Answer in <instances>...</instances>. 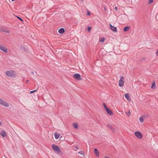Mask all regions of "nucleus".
Returning <instances> with one entry per match:
<instances>
[{
	"label": "nucleus",
	"instance_id": "nucleus-1",
	"mask_svg": "<svg viewBox=\"0 0 158 158\" xmlns=\"http://www.w3.org/2000/svg\"><path fill=\"white\" fill-rule=\"evenodd\" d=\"M5 74L7 76L12 78H15L17 76V73L14 70L7 71L5 72Z\"/></svg>",
	"mask_w": 158,
	"mask_h": 158
},
{
	"label": "nucleus",
	"instance_id": "nucleus-2",
	"mask_svg": "<svg viewBox=\"0 0 158 158\" xmlns=\"http://www.w3.org/2000/svg\"><path fill=\"white\" fill-rule=\"evenodd\" d=\"M52 147L56 152L58 153H60L61 152V150L59 148L58 146L53 144L52 146Z\"/></svg>",
	"mask_w": 158,
	"mask_h": 158
},
{
	"label": "nucleus",
	"instance_id": "nucleus-3",
	"mask_svg": "<svg viewBox=\"0 0 158 158\" xmlns=\"http://www.w3.org/2000/svg\"><path fill=\"white\" fill-rule=\"evenodd\" d=\"M124 77L123 76L121 77L118 81V85L120 87H122L124 85Z\"/></svg>",
	"mask_w": 158,
	"mask_h": 158
},
{
	"label": "nucleus",
	"instance_id": "nucleus-4",
	"mask_svg": "<svg viewBox=\"0 0 158 158\" xmlns=\"http://www.w3.org/2000/svg\"><path fill=\"white\" fill-rule=\"evenodd\" d=\"M0 104L5 107H9V104L0 98Z\"/></svg>",
	"mask_w": 158,
	"mask_h": 158
},
{
	"label": "nucleus",
	"instance_id": "nucleus-5",
	"mask_svg": "<svg viewBox=\"0 0 158 158\" xmlns=\"http://www.w3.org/2000/svg\"><path fill=\"white\" fill-rule=\"evenodd\" d=\"M0 49L5 53L7 52V49L5 46L3 45L0 44Z\"/></svg>",
	"mask_w": 158,
	"mask_h": 158
},
{
	"label": "nucleus",
	"instance_id": "nucleus-6",
	"mask_svg": "<svg viewBox=\"0 0 158 158\" xmlns=\"http://www.w3.org/2000/svg\"><path fill=\"white\" fill-rule=\"evenodd\" d=\"M0 31L7 33H9L10 32L9 30L2 27H0Z\"/></svg>",
	"mask_w": 158,
	"mask_h": 158
},
{
	"label": "nucleus",
	"instance_id": "nucleus-7",
	"mask_svg": "<svg viewBox=\"0 0 158 158\" xmlns=\"http://www.w3.org/2000/svg\"><path fill=\"white\" fill-rule=\"evenodd\" d=\"M135 136L139 139H141L142 137V135L141 133L139 131H136L135 133Z\"/></svg>",
	"mask_w": 158,
	"mask_h": 158
},
{
	"label": "nucleus",
	"instance_id": "nucleus-8",
	"mask_svg": "<svg viewBox=\"0 0 158 158\" xmlns=\"http://www.w3.org/2000/svg\"><path fill=\"white\" fill-rule=\"evenodd\" d=\"M73 77L78 80H80L81 79L80 75L78 73H76L73 76Z\"/></svg>",
	"mask_w": 158,
	"mask_h": 158
},
{
	"label": "nucleus",
	"instance_id": "nucleus-9",
	"mask_svg": "<svg viewBox=\"0 0 158 158\" xmlns=\"http://www.w3.org/2000/svg\"><path fill=\"white\" fill-rule=\"evenodd\" d=\"M110 28L112 30V31H114L115 32H116L117 31V29L116 27L113 26L111 24H110Z\"/></svg>",
	"mask_w": 158,
	"mask_h": 158
},
{
	"label": "nucleus",
	"instance_id": "nucleus-10",
	"mask_svg": "<svg viewBox=\"0 0 158 158\" xmlns=\"http://www.w3.org/2000/svg\"><path fill=\"white\" fill-rule=\"evenodd\" d=\"M105 110L109 115H113V114L112 111L109 109V108H107Z\"/></svg>",
	"mask_w": 158,
	"mask_h": 158
},
{
	"label": "nucleus",
	"instance_id": "nucleus-11",
	"mask_svg": "<svg viewBox=\"0 0 158 158\" xmlns=\"http://www.w3.org/2000/svg\"><path fill=\"white\" fill-rule=\"evenodd\" d=\"M0 134L3 137H5L6 135V131L4 130H2L0 132Z\"/></svg>",
	"mask_w": 158,
	"mask_h": 158
},
{
	"label": "nucleus",
	"instance_id": "nucleus-12",
	"mask_svg": "<svg viewBox=\"0 0 158 158\" xmlns=\"http://www.w3.org/2000/svg\"><path fill=\"white\" fill-rule=\"evenodd\" d=\"M94 152L95 154V155L97 157H98L99 156V153L98 151L97 148H95L94 149Z\"/></svg>",
	"mask_w": 158,
	"mask_h": 158
},
{
	"label": "nucleus",
	"instance_id": "nucleus-13",
	"mask_svg": "<svg viewBox=\"0 0 158 158\" xmlns=\"http://www.w3.org/2000/svg\"><path fill=\"white\" fill-rule=\"evenodd\" d=\"M64 28H60L58 30V32L60 34H62L64 33Z\"/></svg>",
	"mask_w": 158,
	"mask_h": 158
},
{
	"label": "nucleus",
	"instance_id": "nucleus-14",
	"mask_svg": "<svg viewBox=\"0 0 158 158\" xmlns=\"http://www.w3.org/2000/svg\"><path fill=\"white\" fill-rule=\"evenodd\" d=\"M60 135V134L56 132L54 134L55 138L56 139H58Z\"/></svg>",
	"mask_w": 158,
	"mask_h": 158
},
{
	"label": "nucleus",
	"instance_id": "nucleus-15",
	"mask_svg": "<svg viewBox=\"0 0 158 158\" xmlns=\"http://www.w3.org/2000/svg\"><path fill=\"white\" fill-rule=\"evenodd\" d=\"M156 85L155 81H153L152 83V85L151 86L152 89H154Z\"/></svg>",
	"mask_w": 158,
	"mask_h": 158
},
{
	"label": "nucleus",
	"instance_id": "nucleus-16",
	"mask_svg": "<svg viewBox=\"0 0 158 158\" xmlns=\"http://www.w3.org/2000/svg\"><path fill=\"white\" fill-rule=\"evenodd\" d=\"M125 114H126L128 117L130 116L131 115V112L130 110H128V112H125Z\"/></svg>",
	"mask_w": 158,
	"mask_h": 158
},
{
	"label": "nucleus",
	"instance_id": "nucleus-17",
	"mask_svg": "<svg viewBox=\"0 0 158 158\" xmlns=\"http://www.w3.org/2000/svg\"><path fill=\"white\" fill-rule=\"evenodd\" d=\"M125 97V98L128 100L129 99V96L128 94H126L124 95Z\"/></svg>",
	"mask_w": 158,
	"mask_h": 158
},
{
	"label": "nucleus",
	"instance_id": "nucleus-18",
	"mask_svg": "<svg viewBox=\"0 0 158 158\" xmlns=\"http://www.w3.org/2000/svg\"><path fill=\"white\" fill-rule=\"evenodd\" d=\"M73 126L74 128L77 129L78 128L77 124L76 123H74L73 124Z\"/></svg>",
	"mask_w": 158,
	"mask_h": 158
},
{
	"label": "nucleus",
	"instance_id": "nucleus-19",
	"mask_svg": "<svg viewBox=\"0 0 158 158\" xmlns=\"http://www.w3.org/2000/svg\"><path fill=\"white\" fill-rule=\"evenodd\" d=\"M129 27H126L124 29V31H127L129 30Z\"/></svg>",
	"mask_w": 158,
	"mask_h": 158
},
{
	"label": "nucleus",
	"instance_id": "nucleus-20",
	"mask_svg": "<svg viewBox=\"0 0 158 158\" xmlns=\"http://www.w3.org/2000/svg\"><path fill=\"white\" fill-rule=\"evenodd\" d=\"M139 121L141 123H143V116H141L139 118Z\"/></svg>",
	"mask_w": 158,
	"mask_h": 158
},
{
	"label": "nucleus",
	"instance_id": "nucleus-21",
	"mask_svg": "<svg viewBox=\"0 0 158 158\" xmlns=\"http://www.w3.org/2000/svg\"><path fill=\"white\" fill-rule=\"evenodd\" d=\"M102 105H103V106L104 107V109L105 110H106V109H107V108H108V107H107L106 104L105 103H103V104H102Z\"/></svg>",
	"mask_w": 158,
	"mask_h": 158
},
{
	"label": "nucleus",
	"instance_id": "nucleus-22",
	"mask_svg": "<svg viewBox=\"0 0 158 158\" xmlns=\"http://www.w3.org/2000/svg\"><path fill=\"white\" fill-rule=\"evenodd\" d=\"M105 40V39L104 38L102 37L100 39V41L101 42H103Z\"/></svg>",
	"mask_w": 158,
	"mask_h": 158
},
{
	"label": "nucleus",
	"instance_id": "nucleus-23",
	"mask_svg": "<svg viewBox=\"0 0 158 158\" xmlns=\"http://www.w3.org/2000/svg\"><path fill=\"white\" fill-rule=\"evenodd\" d=\"M107 127L109 128L110 129H111V130L113 129L112 126L109 124H108L107 125Z\"/></svg>",
	"mask_w": 158,
	"mask_h": 158
},
{
	"label": "nucleus",
	"instance_id": "nucleus-24",
	"mask_svg": "<svg viewBox=\"0 0 158 158\" xmlns=\"http://www.w3.org/2000/svg\"><path fill=\"white\" fill-rule=\"evenodd\" d=\"M78 153L81 155H84V153L82 151H80L78 152Z\"/></svg>",
	"mask_w": 158,
	"mask_h": 158
},
{
	"label": "nucleus",
	"instance_id": "nucleus-25",
	"mask_svg": "<svg viewBox=\"0 0 158 158\" xmlns=\"http://www.w3.org/2000/svg\"><path fill=\"white\" fill-rule=\"evenodd\" d=\"M153 0H149L148 2V4H150L152 3L153 2Z\"/></svg>",
	"mask_w": 158,
	"mask_h": 158
},
{
	"label": "nucleus",
	"instance_id": "nucleus-26",
	"mask_svg": "<svg viewBox=\"0 0 158 158\" xmlns=\"http://www.w3.org/2000/svg\"><path fill=\"white\" fill-rule=\"evenodd\" d=\"M36 90H33V91H31L30 92V94H33V93L35 92L36 91Z\"/></svg>",
	"mask_w": 158,
	"mask_h": 158
},
{
	"label": "nucleus",
	"instance_id": "nucleus-27",
	"mask_svg": "<svg viewBox=\"0 0 158 158\" xmlns=\"http://www.w3.org/2000/svg\"><path fill=\"white\" fill-rule=\"evenodd\" d=\"M91 29V27H89L87 28V30L88 31H90Z\"/></svg>",
	"mask_w": 158,
	"mask_h": 158
},
{
	"label": "nucleus",
	"instance_id": "nucleus-28",
	"mask_svg": "<svg viewBox=\"0 0 158 158\" xmlns=\"http://www.w3.org/2000/svg\"><path fill=\"white\" fill-rule=\"evenodd\" d=\"M87 15H90V13L89 12V11H87Z\"/></svg>",
	"mask_w": 158,
	"mask_h": 158
},
{
	"label": "nucleus",
	"instance_id": "nucleus-29",
	"mask_svg": "<svg viewBox=\"0 0 158 158\" xmlns=\"http://www.w3.org/2000/svg\"><path fill=\"white\" fill-rule=\"evenodd\" d=\"M17 18H18L20 20H21V21H23V20H22V19L20 17H18V16H17Z\"/></svg>",
	"mask_w": 158,
	"mask_h": 158
},
{
	"label": "nucleus",
	"instance_id": "nucleus-30",
	"mask_svg": "<svg viewBox=\"0 0 158 158\" xmlns=\"http://www.w3.org/2000/svg\"><path fill=\"white\" fill-rule=\"evenodd\" d=\"M156 55L158 56V50H157L156 52Z\"/></svg>",
	"mask_w": 158,
	"mask_h": 158
},
{
	"label": "nucleus",
	"instance_id": "nucleus-31",
	"mask_svg": "<svg viewBox=\"0 0 158 158\" xmlns=\"http://www.w3.org/2000/svg\"><path fill=\"white\" fill-rule=\"evenodd\" d=\"M115 9L116 10H118V9H117V8L116 7H115Z\"/></svg>",
	"mask_w": 158,
	"mask_h": 158
},
{
	"label": "nucleus",
	"instance_id": "nucleus-32",
	"mask_svg": "<svg viewBox=\"0 0 158 158\" xmlns=\"http://www.w3.org/2000/svg\"><path fill=\"white\" fill-rule=\"evenodd\" d=\"M31 73L33 74H34V72L33 71L32 72H31Z\"/></svg>",
	"mask_w": 158,
	"mask_h": 158
},
{
	"label": "nucleus",
	"instance_id": "nucleus-33",
	"mask_svg": "<svg viewBox=\"0 0 158 158\" xmlns=\"http://www.w3.org/2000/svg\"><path fill=\"white\" fill-rule=\"evenodd\" d=\"M75 148H76L77 149H78V147H75Z\"/></svg>",
	"mask_w": 158,
	"mask_h": 158
},
{
	"label": "nucleus",
	"instance_id": "nucleus-34",
	"mask_svg": "<svg viewBox=\"0 0 158 158\" xmlns=\"http://www.w3.org/2000/svg\"><path fill=\"white\" fill-rule=\"evenodd\" d=\"M29 81L28 80H27V81H26V83H28V82Z\"/></svg>",
	"mask_w": 158,
	"mask_h": 158
},
{
	"label": "nucleus",
	"instance_id": "nucleus-35",
	"mask_svg": "<svg viewBox=\"0 0 158 158\" xmlns=\"http://www.w3.org/2000/svg\"><path fill=\"white\" fill-rule=\"evenodd\" d=\"M104 9H105V10H106V8H105V7H104Z\"/></svg>",
	"mask_w": 158,
	"mask_h": 158
},
{
	"label": "nucleus",
	"instance_id": "nucleus-36",
	"mask_svg": "<svg viewBox=\"0 0 158 158\" xmlns=\"http://www.w3.org/2000/svg\"><path fill=\"white\" fill-rule=\"evenodd\" d=\"M11 1H15V0H11Z\"/></svg>",
	"mask_w": 158,
	"mask_h": 158
},
{
	"label": "nucleus",
	"instance_id": "nucleus-37",
	"mask_svg": "<svg viewBox=\"0 0 158 158\" xmlns=\"http://www.w3.org/2000/svg\"><path fill=\"white\" fill-rule=\"evenodd\" d=\"M82 2L83 1V0H81Z\"/></svg>",
	"mask_w": 158,
	"mask_h": 158
}]
</instances>
